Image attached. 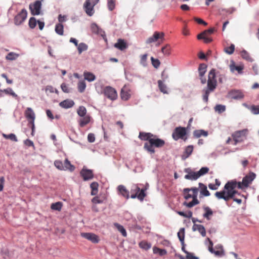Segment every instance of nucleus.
Returning a JSON list of instances; mask_svg holds the SVG:
<instances>
[{
	"label": "nucleus",
	"instance_id": "1",
	"mask_svg": "<svg viewBox=\"0 0 259 259\" xmlns=\"http://www.w3.org/2000/svg\"><path fill=\"white\" fill-rule=\"evenodd\" d=\"M255 177L256 175L254 172H249L243 178L241 182H238V188L244 189L248 187L255 179Z\"/></svg>",
	"mask_w": 259,
	"mask_h": 259
},
{
	"label": "nucleus",
	"instance_id": "2",
	"mask_svg": "<svg viewBox=\"0 0 259 259\" xmlns=\"http://www.w3.org/2000/svg\"><path fill=\"white\" fill-rule=\"evenodd\" d=\"M247 134V129L235 132L232 135L234 141V145H236L237 143L242 142L246 140Z\"/></svg>",
	"mask_w": 259,
	"mask_h": 259
},
{
	"label": "nucleus",
	"instance_id": "3",
	"mask_svg": "<svg viewBox=\"0 0 259 259\" xmlns=\"http://www.w3.org/2000/svg\"><path fill=\"white\" fill-rule=\"evenodd\" d=\"M25 116L28 121V124L32 130V135H33L35 125L34 120L35 118V113L30 107H27L25 111Z\"/></svg>",
	"mask_w": 259,
	"mask_h": 259
},
{
	"label": "nucleus",
	"instance_id": "4",
	"mask_svg": "<svg viewBox=\"0 0 259 259\" xmlns=\"http://www.w3.org/2000/svg\"><path fill=\"white\" fill-rule=\"evenodd\" d=\"M217 81L208 80L207 87L204 88L202 92L203 93V101L207 103L208 101V96L210 92H213L217 87Z\"/></svg>",
	"mask_w": 259,
	"mask_h": 259
},
{
	"label": "nucleus",
	"instance_id": "5",
	"mask_svg": "<svg viewBox=\"0 0 259 259\" xmlns=\"http://www.w3.org/2000/svg\"><path fill=\"white\" fill-rule=\"evenodd\" d=\"M207 240L209 243L208 250L211 253L214 254L215 256L218 257H222L225 255V251L222 245L218 244L214 247V248H213V243L212 241L208 238H207Z\"/></svg>",
	"mask_w": 259,
	"mask_h": 259
},
{
	"label": "nucleus",
	"instance_id": "6",
	"mask_svg": "<svg viewBox=\"0 0 259 259\" xmlns=\"http://www.w3.org/2000/svg\"><path fill=\"white\" fill-rule=\"evenodd\" d=\"M99 2V0H86L84 5L83 8L87 13L89 16H92L95 13L94 7Z\"/></svg>",
	"mask_w": 259,
	"mask_h": 259
},
{
	"label": "nucleus",
	"instance_id": "7",
	"mask_svg": "<svg viewBox=\"0 0 259 259\" xmlns=\"http://www.w3.org/2000/svg\"><path fill=\"white\" fill-rule=\"evenodd\" d=\"M186 134L187 132L186 128L179 126L177 127L174 131L172 134V137L175 141H177L180 139H184Z\"/></svg>",
	"mask_w": 259,
	"mask_h": 259
},
{
	"label": "nucleus",
	"instance_id": "8",
	"mask_svg": "<svg viewBox=\"0 0 259 259\" xmlns=\"http://www.w3.org/2000/svg\"><path fill=\"white\" fill-rule=\"evenodd\" d=\"M105 96L112 101L116 100L117 98V94L116 90L110 86L105 87L103 91Z\"/></svg>",
	"mask_w": 259,
	"mask_h": 259
},
{
	"label": "nucleus",
	"instance_id": "9",
	"mask_svg": "<svg viewBox=\"0 0 259 259\" xmlns=\"http://www.w3.org/2000/svg\"><path fill=\"white\" fill-rule=\"evenodd\" d=\"M27 16V12L23 9L14 18V23L16 25H20L24 22Z\"/></svg>",
	"mask_w": 259,
	"mask_h": 259
},
{
	"label": "nucleus",
	"instance_id": "10",
	"mask_svg": "<svg viewBox=\"0 0 259 259\" xmlns=\"http://www.w3.org/2000/svg\"><path fill=\"white\" fill-rule=\"evenodd\" d=\"M41 2L40 1H36L34 3L29 5V9L32 15H38L40 13Z\"/></svg>",
	"mask_w": 259,
	"mask_h": 259
},
{
	"label": "nucleus",
	"instance_id": "11",
	"mask_svg": "<svg viewBox=\"0 0 259 259\" xmlns=\"http://www.w3.org/2000/svg\"><path fill=\"white\" fill-rule=\"evenodd\" d=\"M237 187L238 188V182L235 181H232L230 182H227L225 186L224 189L227 192H230V193H233L232 194V198L235 196V194L237 193V191L234 189Z\"/></svg>",
	"mask_w": 259,
	"mask_h": 259
},
{
	"label": "nucleus",
	"instance_id": "12",
	"mask_svg": "<svg viewBox=\"0 0 259 259\" xmlns=\"http://www.w3.org/2000/svg\"><path fill=\"white\" fill-rule=\"evenodd\" d=\"M164 33L163 32H159L158 31H155L152 36L149 37L146 40V44H149L152 42H155L158 40L160 39L161 41L164 40Z\"/></svg>",
	"mask_w": 259,
	"mask_h": 259
},
{
	"label": "nucleus",
	"instance_id": "13",
	"mask_svg": "<svg viewBox=\"0 0 259 259\" xmlns=\"http://www.w3.org/2000/svg\"><path fill=\"white\" fill-rule=\"evenodd\" d=\"M233 193L230 192H227L225 189L216 192L214 195L218 199H223L226 201H228L230 199L232 198Z\"/></svg>",
	"mask_w": 259,
	"mask_h": 259
},
{
	"label": "nucleus",
	"instance_id": "14",
	"mask_svg": "<svg viewBox=\"0 0 259 259\" xmlns=\"http://www.w3.org/2000/svg\"><path fill=\"white\" fill-rule=\"evenodd\" d=\"M132 91L128 86L124 85L121 89L120 97L124 101L128 100L131 96Z\"/></svg>",
	"mask_w": 259,
	"mask_h": 259
},
{
	"label": "nucleus",
	"instance_id": "15",
	"mask_svg": "<svg viewBox=\"0 0 259 259\" xmlns=\"http://www.w3.org/2000/svg\"><path fill=\"white\" fill-rule=\"evenodd\" d=\"M80 174L84 181L90 180L94 178L93 170L84 167L82 169Z\"/></svg>",
	"mask_w": 259,
	"mask_h": 259
},
{
	"label": "nucleus",
	"instance_id": "16",
	"mask_svg": "<svg viewBox=\"0 0 259 259\" xmlns=\"http://www.w3.org/2000/svg\"><path fill=\"white\" fill-rule=\"evenodd\" d=\"M81 237L91 241L94 243H97L99 241L98 236L95 234L92 233H81Z\"/></svg>",
	"mask_w": 259,
	"mask_h": 259
},
{
	"label": "nucleus",
	"instance_id": "17",
	"mask_svg": "<svg viewBox=\"0 0 259 259\" xmlns=\"http://www.w3.org/2000/svg\"><path fill=\"white\" fill-rule=\"evenodd\" d=\"M185 172L188 173L185 176V179L187 180H196L199 178L197 172L192 171L190 169H186Z\"/></svg>",
	"mask_w": 259,
	"mask_h": 259
},
{
	"label": "nucleus",
	"instance_id": "18",
	"mask_svg": "<svg viewBox=\"0 0 259 259\" xmlns=\"http://www.w3.org/2000/svg\"><path fill=\"white\" fill-rule=\"evenodd\" d=\"M230 97L233 99L239 100L244 97L243 93L239 90H233L229 93Z\"/></svg>",
	"mask_w": 259,
	"mask_h": 259
},
{
	"label": "nucleus",
	"instance_id": "19",
	"mask_svg": "<svg viewBox=\"0 0 259 259\" xmlns=\"http://www.w3.org/2000/svg\"><path fill=\"white\" fill-rule=\"evenodd\" d=\"M117 191L118 194L122 195L126 199H128L130 197L129 192L126 189L125 187L123 185H120L117 187Z\"/></svg>",
	"mask_w": 259,
	"mask_h": 259
},
{
	"label": "nucleus",
	"instance_id": "20",
	"mask_svg": "<svg viewBox=\"0 0 259 259\" xmlns=\"http://www.w3.org/2000/svg\"><path fill=\"white\" fill-rule=\"evenodd\" d=\"M193 151V146L192 145H189L185 147L183 154L181 156L183 160H185L188 158L192 154Z\"/></svg>",
	"mask_w": 259,
	"mask_h": 259
},
{
	"label": "nucleus",
	"instance_id": "21",
	"mask_svg": "<svg viewBox=\"0 0 259 259\" xmlns=\"http://www.w3.org/2000/svg\"><path fill=\"white\" fill-rule=\"evenodd\" d=\"M115 48L120 51H123L127 48L126 42L122 39H118L117 42L114 45Z\"/></svg>",
	"mask_w": 259,
	"mask_h": 259
},
{
	"label": "nucleus",
	"instance_id": "22",
	"mask_svg": "<svg viewBox=\"0 0 259 259\" xmlns=\"http://www.w3.org/2000/svg\"><path fill=\"white\" fill-rule=\"evenodd\" d=\"M74 101L70 99L65 100L59 103L60 106L65 109L71 108L74 106Z\"/></svg>",
	"mask_w": 259,
	"mask_h": 259
},
{
	"label": "nucleus",
	"instance_id": "23",
	"mask_svg": "<svg viewBox=\"0 0 259 259\" xmlns=\"http://www.w3.org/2000/svg\"><path fill=\"white\" fill-rule=\"evenodd\" d=\"M155 137H152V139L150 140V142L153 144L154 147L158 148L162 147L164 145L165 142L162 139L155 138Z\"/></svg>",
	"mask_w": 259,
	"mask_h": 259
},
{
	"label": "nucleus",
	"instance_id": "24",
	"mask_svg": "<svg viewBox=\"0 0 259 259\" xmlns=\"http://www.w3.org/2000/svg\"><path fill=\"white\" fill-rule=\"evenodd\" d=\"M91 121V116L87 115L85 116L81 117L78 120L79 126L83 127L90 123Z\"/></svg>",
	"mask_w": 259,
	"mask_h": 259
},
{
	"label": "nucleus",
	"instance_id": "25",
	"mask_svg": "<svg viewBox=\"0 0 259 259\" xmlns=\"http://www.w3.org/2000/svg\"><path fill=\"white\" fill-rule=\"evenodd\" d=\"M192 230L193 231H198L203 237H204L206 235L205 229L202 225L194 224L192 227Z\"/></svg>",
	"mask_w": 259,
	"mask_h": 259
},
{
	"label": "nucleus",
	"instance_id": "26",
	"mask_svg": "<svg viewBox=\"0 0 259 259\" xmlns=\"http://www.w3.org/2000/svg\"><path fill=\"white\" fill-rule=\"evenodd\" d=\"M243 68V65L236 66L234 62H232V63L230 65V70L232 72H234L236 70L237 71L239 74H242Z\"/></svg>",
	"mask_w": 259,
	"mask_h": 259
},
{
	"label": "nucleus",
	"instance_id": "27",
	"mask_svg": "<svg viewBox=\"0 0 259 259\" xmlns=\"http://www.w3.org/2000/svg\"><path fill=\"white\" fill-rule=\"evenodd\" d=\"M154 137L153 135L150 133L140 132L139 137L140 139L144 141H148L150 142V140Z\"/></svg>",
	"mask_w": 259,
	"mask_h": 259
},
{
	"label": "nucleus",
	"instance_id": "28",
	"mask_svg": "<svg viewBox=\"0 0 259 259\" xmlns=\"http://www.w3.org/2000/svg\"><path fill=\"white\" fill-rule=\"evenodd\" d=\"M205 213H203V217L207 220L209 221L211 219V216L213 214L212 209L208 206H204L203 207Z\"/></svg>",
	"mask_w": 259,
	"mask_h": 259
},
{
	"label": "nucleus",
	"instance_id": "29",
	"mask_svg": "<svg viewBox=\"0 0 259 259\" xmlns=\"http://www.w3.org/2000/svg\"><path fill=\"white\" fill-rule=\"evenodd\" d=\"M199 188L200 189V194L204 196H209L210 195V193L208 191L207 187L204 184L199 183Z\"/></svg>",
	"mask_w": 259,
	"mask_h": 259
},
{
	"label": "nucleus",
	"instance_id": "30",
	"mask_svg": "<svg viewBox=\"0 0 259 259\" xmlns=\"http://www.w3.org/2000/svg\"><path fill=\"white\" fill-rule=\"evenodd\" d=\"M198 39H203L204 42L209 43L212 41V39L206 35V32H202L197 35Z\"/></svg>",
	"mask_w": 259,
	"mask_h": 259
},
{
	"label": "nucleus",
	"instance_id": "31",
	"mask_svg": "<svg viewBox=\"0 0 259 259\" xmlns=\"http://www.w3.org/2000/svg\"><path fill=\"white\" fill-rule=\"evenodd\" d=\"M63 167H64V170H69L70 171H72L75 169L74 166L71 164L67 158H66L64 161Z\"/></svg>",
	"mask_w": 259,
	"mask_h": 259
},
{
	"label": "nucleus",
	"instance_id": "32",
	"mask_svg": "<svg viewBox=\"0 0 259 259\" xmlns=\"http://www.w3.org/2000/svg\"><path fill=\"white\" fill-rule=\"evenodd\" d=\"M158 85L159 90L163 94H168V92L167 91V88L165 84L160 80L158 81Z\"/></svg>",
	"mask_w": 259,
	"mask_h": 259
},
{
	"label": "nucleus",
	"instance_id": "33",
	"mask_svg": "<svg viewBox=\"0 0 259 259\" xmlns=\"http://www.w3.org/2000/svg\"><path fill=\"white\" fill-rule=\"evenodd\" d=\"M193 135L197 138L201 136L207 137L208 136V132L203 130H195L194 131Z\"/></svg>",
	"mask_w": 259,
	"mask_h": 259
},
{
	"label": "nucleus",
	"instance_id": "34",
	"mask_svg": "<svg viewBox=\"0 0 259 259\" xmlns=\"http://www.w3.org/2000/svg\"><path fill=\"white\" fill-rule=\"evenodd\" d=\"M83 76L84 79L88 80L89 82L93 81L96 79L95 75L93 73L89 72H84L83 73Z\"/></svg>",
	"mask_w": 259,
	"mask_h": 259
},
{
	"label": "nucleus",
	"instance_id": "35",
	"mask_svg": "<svg viewBox=\"0 0 259 259\" xmlns=\"http://www.w3.org/2000/svg\"><path fill=\"white\" fill-rule=\"evenodd\" d=\"M55 31L57 34L63 35L64 34V27L62 24L57 23L55 25Z\"/></svg>",
	"mask_w": 259,
	"mask_h": 259
},
{
	"label": "nucleus",
	"instance_id": "36",
	"mask_svg": "<svg viewBox=\"0 0 259 259\" xmlns=\"http://www.w3.org/2000/svg\"><path fill=\"white\" fill-rule=\"evenodd\" d=\"M241 55L243 59L250 62L253 61V59L250 57V54L246 50H243L241 52Z\"/></svg>",
	"mask_w": 259,
	"mask_h": 259
},
{
	"label": "nucleus",
	"instance_id": "37",
	"mask_svg": "<svg viewBox=\"0 0 259 259\" xmlns=\"http://www.w3.org/2000/svg\"><path fill=\"white\" fill-rule=\"evenodd\" d=\"M98 183L97 182H93L90 185V187L92 189L91 195H96L98 193Z\"/></svg>",
	"mask_w": 259,
	"mask_h": 259
},
{
	"label": "nucleus",
	"instance_id": "38",
	"mask_svg": "<svg viewBox=\"0 0 259 259\" xmlns=\"http://www.w3.org/2000/svg\"><path fill=\"white\" fill-rule=\"evenodd\" d=\"M144 148L151 154L155 152L153 144H151V142H148L145 143Z\"/></svg>",
	"mask_w": 259,
	"mask_h": 259
},
{
	"label": "nucleus",
	"instance_id": "39",
	"mask_svg": "<svg viewBox=\"0 0 259 259\" xmlns=\"http://www.w3.org/2000/svg\"><path fill=\"white\" fill-rule=\"evenodd\" d=\"M178 237L182 245H184L185 238V229L181 228L178 232Z\"/></svg>",
	"mask_w": 259,
	"mask_h": 259
},
{
	"label": "nucleus",
	"instance_id": "40",
	"mask_svg": "<svg viewBox=\"0 0 259 259\" xmlns=\"http://www.w3.org/2000/svg\"><path fill=\"white\" fill-rule=\"evenodd\" d=\"M139 247L145 250L149 249L151 247V244L146 241H142L139 243Z\"/></svg>",
	"mask_w": 259,
	"mask_h": 259
},
{
	"label": "nucleus",
	"instance_id": "41",
	"mask_svg": "<svg viewBox=\"0 0 259 259\" xmlns=\"http://www.w3.org/2000/svg\"><path fill=\"white\" fill-rule=\"evenodd\" d=\"M207 66L205 64H201L198 68V72L200 77H203L206 72Z\"/></svg>",
	"mask_w": 259,
	"mask_h": 259
},
{
	"label": "nucleus",
	"instance_id": "42",
	"mask_svg": "<svg viewBox=\"0 0 259 259\" xmlns=\"http://www.w3.org/2000/svg\"><path fill=\"white\" fill-rule=\"evenodd\" d=\"M199 203V201L197 199V198H193V199L192 200V201L189 202H184L183 204H184V205H185L186 206H187L188 208H191Z\"/></svg>",
	"mask_w": 259,
	"mask_h": 259
},
{
	"label": "nucleus",
	"instance_id": "43",
	"mask_svg": "<svg viewBox=\"0 0 259 259\" xmlns=\"http://www.w3.org/2000/svg\"><path fill=\"white\" fill-rule=\"evenodd\" d=\"M77 48L79 54H80L82 53V52L85 51L88 49V46L84 42H81L79 44Z\"/></svg>",
	"mask_w": 259,
	"mask_h": 259
},
{
	"label": "nucleus",
	"instance_id": "44",
	"mask_svg": "<svg viewBox=\"0 0 259 259\" xmlns=\"http://www.w3.org/2000/svg\"><path fill=\"white\" fill-rule=\"evenodd\" d=\"M153 251L154 254L158 253L160 255L162 256L166 254L167 251L164 249H160L157 247H153Z\"/></svg>",
	"mask_w": 259,
	"mask_h": 259
},
{
	"label": "nucleus",
	"instance_id": "45",
	"mask_svg": "<svg viewBox=\"0 0 259 259\" xmlns=\"http://www.w3.org/2000/svg\"><path fill=\"white\" fill-rule=\"evenodd\" d=\"M192 191V194L193 195V198H197V195L198 192V189L196 187H193L191 188H185L184 189V192H189V191Z\"/></svg>",
	"mask_w": 259,
	"mask_h": 259
},
{
	"label": "nucleus",
	"instance_id": "46",
	"mask_svg": "<svg viewBox=\"0 0 259 259\" xmlns=\"http://www.w3.org/2000/svg\"><path fill=\"white\" fill-rule=\"evenodd\" d=\"M62 203L61 202H57L52 203L51 208L53 210L60 211L62 207Z\"/></svg>",
	"mask_w": 259,
	"mask_h": 259
},
{
	"label": "nucleus",
	"instance_id": "47",
	"mask_svg": "<svg viewBox=\"0 0 259 259\" xmlns=\"http://www.w3.org/2000/svg\"><path fill=\"white\" fill-rule=\"evenodd\" d=\"M3 137L5 138L6 139H10V140L14 142H17L18 139L14 134H3Z\"/></svg>",
	"mask_w": 259,
	"mask_h": 259
},
{
	"label": "nucleus",
	"instance_id": "48",
	"mask_svg": "<svg viewBox=\"0 0 259 259\" xmlns=\"http://www.w3.org/2000/svg\"><path fill=\"white\" fill-rule=\"evenodd\" d=\"M161 52L165 56H169L171 53V49L168 45H165L161 48Z\"/></svg>",
	"mask_w": 259,
	"mask_h": 259
},
{
	"label": "nucleus",
	"instance_id": "49",
	"mask_svg": "<svg viewBox=\"0 0 259 259\" xmlns=\"http://www.w3.org/2000/svg\"><path fill=\"white\" fill-rule=\"evenodd\" d=\"M114 225L116 227V228L118 229V230L121 233V234L123 236H124V237L126 236L127 234H126V230L122 225H121L118 223L114 224Z\"/></svg>",
	"mask_w": 259,
	"mask_h": 259
},
{
	"label": "nucleus",
	"instance_id": "50",
	"mask_svg": "<svg viewBox=\"0 0 259 259\" xmlns=\"http://www.w3.org/2000/svg\"><path fill=\"white\" fill-rule=\"evenodd\" d=\"M214 110L219 114L224 112L226 110V106L221 104H218L214 107Z\"/></svg>",
	"mask_w": 259,
	"mask_h": 259
},
{
	"label": "nucleus",
	"instance_id": "51",
	"mask_svg": "<svg viewBox=\"0 0 259 259\" xmlns=\"http://www.w3.org/2000/svg\"><path fill=\"white\" fill-rule=\"evenodd\" d=\"M77 88L78 91L80 93H82L84 91L86 88V83L84 80L79 81L78 83Z\"/></svg>",
	"mask_w": 259,
	"mask_h": 259
},
{
	"label": "nucleus",
	"instance_id": "52",
	"mask_svg": "<svg viewBox=\"0 0 259 259\" xmlns=\"http://www.w3.org/2000/svg\"><path fill=\"white\" fill-rule=\"evenodd\" d=\"M19 55L14 52H10L8 54L6 57V59L8 60H15L18 57Z\"/></svg>",
	"mask_w": 259,
	"mask_h": 259
},
{
	"label": "nucleus",
	"instance_id": "53",
	"mask_svg": "<svg viewBox=\"0 0 259 259\" xmlns=\"http://www.w3.org/2000/svg\"><path fill=\"white\" fill-rule=\"evenodd\" d=\"M77 112L79 116L83 117L86 116L87 109L84 106H81L79 107Z\"/></svg>",
	"mask_w": 259,
	"mask_h": 259
},
{
	"label": "nucleus",
	"instance_id": "54",
	"mask_svg": "<svg viewBox=\"0 0 259 259\" xmlns=\"http://www.w3.org/2000/svg\"><path fill=\"white\" fill-rule=\"evenodd\" d=\"M249 110L253 114H259V105H251L249 107Z\"/></svg>",
	"mask_w": 259,
	"mask_h": 259
},
{
	"label": "nucleus",
	"instance_id": "55",
	"mask_svg": "<svg viewBox=\"0 0 259 259\" xmlns=\"http://www.w3.org/2000/svg\"><path fill=\"white\" fill-rule=\"evenodd\" d=\"M215 77V71L212 69L209 72L208 80L217 81Z\"/></svg>",
	"mask_w": 259,
	"mask_h": 259
},
{
	"label": "nucleus",
	"instance_id": "56",
	"mask_svg": "<svg viewBox=\"0 0 259 259\" xmlns=\"http://www.w3.org/2000/svg\"><path fill=\"white\" fill-rule=\"evenodd\" d=\"M107 7L109 11L113 10L115 7V0H107Z\"/></svg>",
	"mask_w": 259,
	"mask_h": 259
},
{
	"label": "nucleus",
	"instance_id": "57",
	"mask_svg": "<svg viewBox=\"0 0 259 259\" xmlns=\"http://www.w3.org/2000/svg\"><path fill=\"white\" fill-rule=\"evenodd\" d=\"M54 165L57 169L61 170H64V167H63V163L61 160H55L54 161Z\"/></svg>",
	"mask_w": 259,
	"mask_h": 259
},
{
	"label": "nucleus",
	"instance_id": "58",
	"mask_svg": "<svg viewBox=\"0 0 259 259\" xmlns=\"http://www.w3.org/2000/svg\"><path fill=\"white\" fill-rule=\"evenodd\" d=\"M235 50V46L233 44H231L230 47L225 48L224 51L229 55L232 54Z\"/></svg>",
	"mask_w": 259,
	"mask_h": 259
},
{
	"label": "nucleus",
	"instance_id": "59",
	"mask_svg": "<svg viewBox=\"0 0 259 259\" xmlns=\"http://www.w3.org/2000/svg\"><path fill=\"white\" fill-rule=\"evenodd\" d=\"M209 171V168L207 167H202L197 172L198 176L200 177L207 174Z\"/></svg>",
	"mask_w": 259,
	"mask_h": 259
},
{
	"label": "nucleus",
	"instance_id": "60",
	"mask_svg": "<svg viewBox=\"0 0 259 259\" xmlns=\"http://www.w3.org/2000/svg\"><path fill=\"white\" fill-rule=\"evenodd\" d=\"M147 54H145L141 56L140 64L144 67L147 66Z\"/></svg>",
	"mask_w": 259,
	"mask_h": 259
},
{
	"label": "nucleus",
	"instance_id": "61",
	"mask_svg": "<svg viewBox=\"0 0 259 259\" xmlns=\"http://www.w3.org/2000/svg\"><path fill=\"white\" fill-rule=\"evenodd\" d=\"M36 25V20L34 17H31L29 20V26L30 28L33 29Z\"/></svg>",
	"mask_w": 259,
	"mask_h": 259
},
{
	"label": "nucleus",
	"instance_id": "62",
	"mask_svg": "<svg viewBox=\"0 0 259 259\" xmlns=\"http://www.w3.org/2000/svg\"><path fill=\"white\" fill-rule=\"evenodd\" d=\"M151 60L152 65L155 68H157L159 67L160 62L158 59H154L153 57H151Z\"/></svg>",
	"mask_w": 259,
	"mask_h": 259
},
{
	"label": "nucleus",
	"instance_id": "63",
	"mask_svg": "<svg viewBox=\"0 0 259 259\" xmlns=\"http://www.w3.org/2000/svg\"><path fill=\"white\" fill-rule=\"evenodd\" d=\"M4 92L7 94L12 96L13 97L17 98V95L13 91L11 88H8L4 90Z\"/></svg>",
	"mask_w": 259,
	"mask_h": 259
},
{
	"label": "nucleus",
	"instance_id": "64",
	"mask_svg": "<svg viewBox=\"0 0 259 259\" xmlns=\"http://www.w3.org/2000/svg\"><path fill=\"white\" fill-rule=\"evenodd\" d=\"M92 202L94 204H101L103 203L104 200L97 196L92 199Z\"/></svg>",
	"mask_w": 259,
	"mask_h": 259
}]
</instances>
